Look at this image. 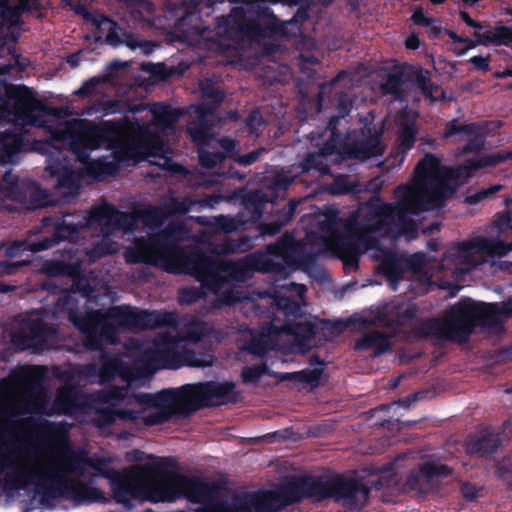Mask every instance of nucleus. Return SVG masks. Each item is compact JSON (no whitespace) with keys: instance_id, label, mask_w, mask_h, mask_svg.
I'll list each match as a JSON object with an SVG mask.
<instances>
[{"instance_id":"7c9ffc66","label":"nucleus","mask_w":512,"mask_h":512,"mask_svg":"<svg viewBox=\"0 0 512 512\" xmlns=\"http://www.w3.org/2000/svg\"><path fill=\"white\" fill-rule=\"evenodd\" d=\"M304 499L321 502L330 499L331 477L324 475H301Z\"/></svg>"},{"instance_id":"e433bc0d","label":"nucleus","mask_w":512,"mask_h":512,"mask_svg":"<svg viewBox=\"0 0 512 512\" xmlns=\"http://www.w3.org/2000/svg\"><path fill=\"white\" fill-rule=\"evenodd\" d=\"M279 506L284 509L304 500L301 476H295L274 489Z\"/></svg>"},{"instance_id":"ea45409f","label":"nucleus","mask_w":512,"mask_h":512,"mask_svg":"<svg viewBox=\"0 0 512 512\" xmlns=\"http://www.w3.org/2000/svg\"><path fill=\"white\" fill-rule=\"evenodd\" d=\"M473 36L477 38L481 45H504L512 44V28L508 26H498L495 29L488 28L484 32H474Z\"/></svg>"},{"instance_id":"8fccbe9b","label":"nucleus","mask_w":512,"mask_h":512,"mask_svg":"<svg viewBox=\"0 0 512 512\" xmlns=\"http://www.w3.org/2000/svg\"><path fill=\"white\" fill-rule=\"evenodd\" d=\"M72 279V284L66 289L71 294H80L86 299H91L94 293V287L90 284L88 279L82 274L78 267V272L73 276H69Z\"/></svg>"},{"instance_id":"6e6d98bb","label":"nucleus","mask_w":512,"mask_h":512,"mask_svg":"<svg viewBox=\"0 0 512 512\" xmlns=\"http://www.w3.org/2000/svg\"><path fill=\"white\" fill-rule=\"evenodd\" d=\"M468 136L467 143L463 146V153L478 152L485 146V127L476 122V128L473 134H466Z\"/></svg>"},{"instance_id":"2f4dec72","label":"nucleus","mask_w":512,"mask_h":512,"mask_svg":"<svg viewBox=\"0 0 512 512\" xmlns=\"http://www.w3.org/2000/svg\"><path fill=\"white\" fill-rule=\"evenodd\" d=\"M309 364L311 366L319 365L320 367L314 369L305 368L300 371L288 373H277L276 377L280 381H297L309 384L312 388H317L320 384V379L324 371L323 366L325 365V362L320 358L319 355L313 354L309 357Z\"/></svg>"},{"instance_id":"37998d69","label":"nucleus","mask_w":512,"mask_h":512,"mask_svg":"<svg viewBox=\"0 0 512 512\" xmlns=\"http://www.w3.org/2000/svg\"><path fill=\"white\" fill-rule=\"evenodd\" d=\"M41 271L49 278L69 277L78 272V266L63 260L48 259L43 262Z\"/></svg>"},{"instance_id":"b1692460","label":"nucleus","mask_w":512,"mask_h":512,"mask_svg":"<svg viewBox=\"0 0 512 512\" xmlns=\"http://www.w3.org/2000/svg\"><path fill=\"white\" fill-rule=\"evenodd\" d=\"M332 247L338 258L342 260L346 272L356 271L359 268V258L363 254L356 234L346 230V233H335L332 238Z\"/></svg>"},{"instance_id":"7ed1b4c3","label":"nucleus","mask_w":512,"mask_h":512,"mask_svg":"<svg viewBox=\"0 0 512 512\" xmlns=\"http://www.w3.org/2000/svg\"><path fill=\"white\" fill-rule=\"evenodd\" d=\"M144 474L153 481L152 496L155 501L172 502L185 498L202 507L212 499L219 487L215 482L182 474L177 461L172 457H158L146 464Z\"/></svg>"},{"instance_id":"4d7b16f0","label":"nucleus","mask_w":512,"mask_h":512,"mask_svg":"<svg viewBox=\"0 0 512 512\" xmlns=\"http://www.w3.org/2000/svg\"><path fill=\"white\" fill-rule=\"evenodd\" d=\"M300 166L303 172L315 170L324 174L329 170L328 165L325 163V158H322L318 152L308 153Z\"/></svg>"},{"instance_id":"423d86ee","label":"nucleus","mask_w":512,"mask_h":512,"mask_svg":"<svg viewBox=\"0 0 512 512\" xmlns=\"http://www.w3.org/2000/svg\"><path fill=\"white\" fill-rule=\"evenodd\" d=\"M395 194L398 197L396 203L368 204L367 210L372 218L377 219L380 224L395 225L399 233L411 238L417 235L418 226L408 215L441 208L434 207L432 203L406 192L395 190Z\"/></svg>"},{"instance_id":"603ef678","label":"nucleus","mask_w":512,"mask_h":512,"mask_svg":"<svg viewBox=\"0 0 512 512\" xmlns=\"http://www.w3.org/2000/svg\"><path fill=\"white\" fill-rule=\"evenodd\" d=\"M138 220L148 227L158 226L162 223L163 213L160 208L153 205H145L136 209Z\"/></svg>"},{"instance_id":"338daca9","label":"nucleus","mask_w":512,"mask_h":512,"mask_svg":"<svg viewBox=\"0 0 512 512\" xmlns=\"http://www.w3.org/2000/svg\"><path fill=\"white\" fill-rule=\"evenodd\" d=\"M46 376V368L39 365L25 366L20 371L21 380L30 384H40Z\"/></svg>"},{"instance_id":"20e7f679","label":"nucleus","mask_w":512,"mask_h":512,"mask_svg":"<svg viewBox=\"0 0 512 512\" xmlns=\"http://www.w3.org/2000/svg\"><path fill=\"white\" fill-rule=\"evenodd\" d=\"M118 209L111 204H103L90 212L66 213L54 225L51 236H46L29 246L32 252L47 250L62 241L76 242L80 233L93 225L114 229Z\"/></svg>"},{"instance_id":"1a4fd4ad","label":"nucleus","mask_w":512,"mask_h":512,"mask_svg":"<svg viewBox=\"0 0 512 512\" xmlns=\"http://www.w3.org/2000/svg\"><path fill=\"white\" fill-rule=\"evenodd\" d=\"M178 339L165 332L159 334L152 347L146 351V356L155 366L164 369H177L184 363L192 367H204L207 363L199 360L193 351L179 352Z\"/></svg>"},{"instance_id":"f257e3e1","label":"nucleus","mask_w":512,"mask_h":512,"mask_svg":"<svg viewBox=\"0 0 512 512\" xmlns=\"http://www.w3.org/2000/svg\"><path fill=\"white\" fill-rule=\"evenodd\" d=\"M510 159L512 151L501 150L467 159L456 167H448L442 166L440 159L434 154L426 153L414 169L412 184L399 185L396 191L422 198L434 207H443L455 194L459 185L472 178L477 171L495 167Z\"/></svg>"},{"instance_id":"c85d7f7f","label":"nucleus","mask_w":512,"mask_h":512,"mask_svg":"<svg viewBox=\"0 0 512 512\" xmlns=\"http://www.w3.org/2000/svg\"><path fill=\"white\" fill-rule=\"evenodd\" d=\"M300 249L293 232L286 231L274 243L267 245L266 254L269 258H280L287 265L296 264Z\"/></svg>"},{"instance_id":"a19ab883","label":"nucleus","mask_w":512,"mask_h":512,"mask_svg":"<svg viewBox=\"0 0 512 512\" xmlns=\"http://www.w3.org/2000/svg\"><path fill=\"white\" fill-rule=\"evenodd\" d=\"M199 512H251L245 495L234 497L231 502L215 500L206 503Z\"/></svg>"},{"instance_id":"a878e982","label":"nucleus","mask_w":512,"mask_h":512,"mask_svg":"<svg viewBox=\"0 0 512 512\" xmlns=\"http://www.w3.org/2000/svg\"><path fill=\"white\" fill-rule=\"evenodd\" d=\"M155 408L171 409L175 414L182 417L191 415L189 388L186 385L179 389H163L154 393Z\"/></svg>"},{"instance_id":"bf43d9fd","label":"nucleus","mask_w":512,"mask_h":512,"mask_svg":"<svg viewBox=\"0 0 512 512\" xmlns=\"http://www.w3.org/2000/svg\"><path fill=\"white\" fill-rule=\"evenodd\" d=\"M142 411H140V414ZM176 415L175 411L171 409H161L156 412H151L147 415L141 416L140 418L142 423L147 427L158 426L167 423L171 420V418Z\"/></svg>"},{"instance_id":"e2e57ef3","label":"nucleus","mask_w":512,"mask_h":512,"mask_svg":"<svg viewBox=\"0 0 512 512\" xmlns=\"http://www.w3.org/2000/svg\"><path fill=\"white\" fill-rule=\"evenodd\" d=\"M210 122L205 118H199L188 127V132L194 142H205L209 138Z\"/></svg>"},{"instance_id":"5701e85b","label":"nucleus","mask_w":512,"mask_h":512,"mask_svg":"<svg viewBox=\"0 0 512 512\" xmlns=\"http://www.w3.org/2000/svg\"><path fill=\"white\" fill-rule=\"evenodd\" d=\"M268 334L293 336L298 349L306 352L310 349L311 341L316 335V327L307 320H287L280 326L274 323L268 324Z\"/></svg>"},{"instance_id":"0eeeda50","label":"nucleus","mask_w":512,"mask_h":512,"mask_svg":"<svg viewBox=\"0 0 512 512\" xmlns=\"http://www.w3.org/2000/svg\"><path fill=\"white\" fill-rule=\"evenodd\" d=\"M148 314L136 312L130 305H114L106 311L101 309L91 310L84 315L81 313L72 322L84 336L86 346L91 349L100 347L99 326L105 320H116L118 324L126 327L137 326L143 323Z\"/></svg>"},{"instance_id":"9d476101","label":"nucleus","mask_w":512,"mask_h":512,"mask_svg":"<svg viewBox=\"0 0 512 512\" xmlns=\"http://www.w3.org/2000/svg\"><path fill=\"white\" fill-rule=\"evenodd\" d=\"M247 13L244 7H232L227 15L216 20L215 36L213 40L216 50L228 52L245 41Z\"/></svg>"},{"instance_id":"39448f33","label":"nucleus","mask_w":512,"mask_h":512,"mask_svg":"<svg viewBox=\"0 0 512 512\" xmlns=\"http://www.w3.org/2000/svg\"><path fill=\"white\" fill-rule=\"evenodd\" d=\"M108 129L91 123L87 119H74L57 127L51 133V139L45 143L48 150L53 146L68 145L70 151L82 163L89 160V153L96 150L106 140Z\"/></svg>"},{"instance_id":"774afa93","label":"nucleus","mask_w":512,"mask_h":512,"mask_svg":"<svg viewBox=\"0 0 512 512\" xmlns=\"http://www.w3.org/2000/svg\"><path fill=\"white\" fill-rule=\"evenodd\" d=\"M268 366L266 363H261L254 366H245L241 372V378L244 383L255 384L260 381L262 376L267 374Z\"/></svg>"},{"instance_id":"49530a36","label":"nucleus","mask_w":512,"mask_h":512,"mask_svg":"<svg viewBox=\"0 0 512 512\" xmlns=\"http://www.w3.org/2000/svg\"><path fill=\"white\" fill-rule=\"evenodd\" d=\"M268 201L267 194L259 189L252 190L243 197V205L246 209H251L254 220L261 218L265 204Z\"/></svg>"},{"instance_id":"2eb2a0df","label":"nucleus","mask_w":512,"mask_h":512,"mask_svg":"<svg viewBox=\"0 0 512 512\" xmlns=\"http://www.w3.org/2000/svg\"><path fill=\"white\" fill-rule=\"evenodd\" d=\"M135 249H128L125 254V260L129 264H148L158 265L161 262L165 271L176 273L178 269V259L171 254L162 253V244L155 238H137Z\"/></svg>"},{"instance_id":"69168bd1","label":"nucleus","mask_w":512,"mask_h":512,"mask_svg":"<svg viewBox=\"0 0 512 512\" xmlns=\"http://www.w3.org/2000/svg\"><path fill=\"white\" fill-rule=\"evenodd\" d=\"M399 148L403 154L411 150L416 142V130L413 125L406 124L398 132Z\"/></svg>"},{"instance_id":"f03ea898","label":"nucleus","mask_w":512,"mask_h":512,"mask_svg":"<svg viewBox=\"0 0 512 512\" xmlns=\"http://www.w3.org/2000/svg\"><path fill=\"white\" fill-rule=\"evenodd\" d=\"M498 316H512V297L499 303L477 302L470 298L460 299L446 311L443 319L432 318L424 321L417 334L465 344L476 327H492L498 323Z\"/></svg>"},{"instance_id":"4468645a","label":"nucleus","mask_w":512,"mask_h":512,"mask_svg":"<svg viewBox=\"0 0 512 512\" xmlns=\"http://www.w3.org/2000/svg\"><path fill=\"white\" fill-rule=\"evenodd\" d=\"M283 266L269 258L264 252L256 251L237 260H223L222 275L237 282H244L253 277L254 272H279Z\"/></svg>"},{"instance_id":"58836bf2","label":"nucleus","mask_w":512,"mask_h":512,"mask_svg":"<svg viewBox=\"0 0 512 512\" xmlns=\"http://www.w3.org/2000/svg\"><path fill=\"white\" fill-rule=\"evenodd\" d=\"M472 247L489 257H503L512 251V241L505 242L499 238L480 237L473 241Z\"/></svg>"},{"instance_id":"6e6552de","label":"nucleus","mask_w":512,"mask_h":512,"mask_svg":"<svg viewBox=\"0 0 512 512\" xmlns=\"http://www.w3.org/2000/svg\"><path fill=\"white\" fill-rule=\"evenodd\" d=\"M0 96L2 111L12 116L11 120L17 125H33L37 120L36 112L44 109L35 91L25 85L7 84L3 80Z\"/></svg>"},{"instance_id":"a211bd4d","label":"nucleus","mask_w":512,"mask_h":512,"mask_svg":"<svg viewBox=\"0 0 512 512\" xmlns=\"http://www.w3.org/2000/svg\"><path fill=\"white\" fill-rule=\"evenodd\" d=\"M45 171L57 178V187L67 189L70 193H78L80 183L78 176L72 169L65 149L53 146V151L48 150Z\"/></svg>"},{"instance_id":"6ab92c4d","label":"nucleus","mask_w":512,"mask_h":512,"mask_svg":"<svg viewBox=\"0 0 512 512\" xmlns=\"http://www.w3.org/2000/svg\"><path fill=\"white\" fill-rule=\"evenodd\" d=\"M452 469L442 463L427 461L419 465L416 472L410 473L404 483L406 492L426 495L431 490V483L435 479H444L452 475Z\"/></svg>"},{"instance_id":"680f3d73","label":"nucleus","mask_w":512,"mask_h":512,"mask_svg":"<svg viewBox=\"0 0 512 512\" xmlns=\"http://www.w3.org/2000/svg\"><path fill=\"white\" fill-rule=\"evenodd\" d=\"M38 432L42 440L49 442H58L64 437L61 428L50 421L44 420L38 425Z\"/></svg>"},{"instance_id":"4c0bfd02","label":"nucleus","mask_w":512,"mask_h":512,"mask_svg":"<svg viewBox=\"0 0 512 512\" xmlns=\"http://www.w3.org/2000/svg\"><path fill=\"white\" fill-rule=\"evenodd\" d=\"M251 512H278L281 509L274 490L246 494Z\"/></svg>"},{"instance_id":"a18cd8bd","label":"nucleus","mask_w":512,"mask_h":512,"mask_svg":"<svg viewBox=\"0 0 512 512\" xmlns=\"http://www.w3.org/2000/svg\"><path fill=\"white\" fill-rule=\"evenodd\" d=\"M55 310L57 313L65 314L67 319L72 323L80 314L79 301L73 294L65 290L57 299Z\"/></svg>"},{"instance_id":"f704fd0d","label":"nucleus","mask_w":512,"mask_h":512,"mask_svg":"<svg viewBox=\"0 0 512 512\" xmlns=\"http://www.w3.org/2000/svg\"><path fill=\"white\" fill-rule=\"evenodd\" d=\"M23 148V137L14 131L0 133V164H14Z\"/></svg>"},{"instance_id":"c03bdc74","label":"nucleus","mask_w":512,"mask_h":512,"mask_svg":"<svg viewBox=\"0 0 512 512\" xmlns=\"http://www.w3.org/2000/svg\"><path fill=\"white\" fill-rule=\"evenodd\" d=\"M278 336V334H268V326L263 328L261 333L252 334L251 339L245 344L244 349L258 357H264L271 349L272 346L269 337Z\"/></svg>"},{"instance_id":"864d4df0","label":"nucleus","mask_w":512,"mask_h":512,"mask_svg":"<svg viewBox=\"0 0 512 512\" xmlns=\"http://www.w3.org/2000/svg\"><path fill=\"white\" fill-rule=\"evenodd\" d=\"M88 174L94 177L102 175L113 176L118 171V164L114 161L91 160L87 161Z\"/></svg>"},{"instance_id":"dca6fc26","label":"nucleus","mask_w":512,"mask_h":512,"mask_svg":"<svg viewBox=\"0 0 512 512\" xmlns=\"http://www.w3.org/2000/svg\"><path fill=\"white\" fill-rule=\"evenodd\" d=\"M331 496L335 502H342L349 508H362L369 499L370 488L355 478L341 475L331 476Z\"/></svg>"},{"instance_id":"4be33fe9","label":"nucleus","mask_w":512,"mask_h":512,"mask_svg":"<svg viewBox=\"0 0 512 512\" xmlns=\"http://www.w3.org/2000/svg\"><path fill=\"white\" fill-rule=\"evenodd\" d=\"M77 377V367L66 369L58 375V378L64 382V384L57 389L53 404L58 414L71 415L77 410V399L80 394L78 387L74 384V380Z\"/></svg>"},{"instance_id":"79ce46f5","label":"nucleus","mask_w":512,"mask_h":512,"mask_svg":"<svg viewBox=\"0 0 512 512\" xmlns=\"http://www.w3.org/2000/svg\"><path fill=\"white\" fill-rule=\"evenodd\" d=\"M327 190L332 195L357 194L362 191V186L358 181L352 180L350 175L338 174L328 185Z\"/></svg>"},{"instance_id":"ddd939ff","label":"nucleus","mask_w":512,"mask_h":512,"mask_svg":"<svg viewBox=\"0 0 512 512\" xmlns=\"http://www.w3.org/2000/svg\"><path fill=\"white\" fill-rule=\"evenodd\" d=\"M136 312H144L148 317L144 319L143 323L137 326L126 327L118 324L116 320H105L99 326L100 346L103 340L113 342L120 331H142L146 329L157 328H176L179 323L178 314L174 311H158V310H143L134 307Z\"/></svg>"},{"instance_id":"f3484780","label":"nucleus","mask_w":512,"mask_h":512,"mask_svg":"<svg viewBox=\"0 0 512 512\" xmlns=\"http://www.w3.org/2000/svg\"><path fill=\"white\" fill-rule=\"evenodd\" d=\"M383 131L376 129L372 123H365L359 130L353 131V138L348 145L350 157L358 160H367L380 156L384 152L381 143Z\"/></svg>"},{"instance_id":"09e8293b","label":"nucleus","mask_w":512,"mask_h":512,"mask_svg":"<svg viewBox=\"0 0 512 512\" xmlns=\"http://www.w3.org/2000/svg\"><path fill=\"white\" fill-rule=\"evenodd\" d=\"M276 305L284 314V322L287 320H299L303 318V311L299 302L291 297L276 298Z\"/></svg>"},{"instance_id":"052dcab7","label":"nucleus","mask_w":512,"mask_h":512,"mask_svg":"<svg viewBox=\"0 0 512 512\" xmlns=\"http://www.w3.org/2000/svg\"><path fill=\"white\" fill-rule=\"evenodd\" d=\"M143 70L160 80H168L177 74H181L175 67L167 66L164 63H148L143 65Z\"/></svg>"},{"instance_id":"de8ad7c7","label":"nucleus","mask_w":512,"mask_h":512,"mask_svg":"<svg viewBox=\"0 0 512 512\" xmlns=\"http://www.w3.org/2000/svg\"><path fill=\"white\" fill-rule=\"evenodd\" d=\"M256 236H240L236 239L228 238L222 244V251L226 254L243 253L253 248Z\"/></svg>"},{"instance_id":"f8f14e48","label":"nucleus","mask_w":512,"mask_h":512,"mask_svg":"<svg viewBox=\"0 0 512 512\" xmlns=\"http://www.w3.org/2000/svg\"><path fill=\"white\" fill-rule=\"evenodd\" d=\"M190 396L191 414L202 409L216 406L227 402H235L233 394L235 383L232 381L215 382L205 381L196 384H187Z\"/></svg>"},{"instance_id":"5fc2aeb1","label":"nucleus","mask_w":512,"mask_h":512,"mask_svg":"<svg viewBox=\"0 0 512 512\" xmlns=\"http://www.w3.org/2000/svg\"><path fill=\"white\" fill-rule=\"evenodd\" d=\"M94 23L99 28L107 26L108 32L106 35V40L109 44L118 45V44L122 43V40L120 39L119 33H118L119 30H121V29L118 26L117 22L111 20L106 15H97L94 18Z\"/></svg>"},{"instance_id":"473e14b6","label":"nucleus","mask_w":512,"mask_h":512,"mask_svg":"<svg viewBox=\"0 0 512 512\" xmlns=\"http://www.w3.org/2000/svg\"><path fill=\"white\" fill-rule=\"evenodd\" d=\"M286 35L285 24L275 21L262 22L260 19H252L246 23L245 40L259 42L274 35Z\"/></svg>"},{"instance_id":"aec40b11","label":"nucleus","mask_w":512,"mask_h":512,"mask_svg":"<svg viewBox=\"0 0 512 512\" xmlns=\"http://www.w3.org/2000/svg\"><path fill=\"white\" fill-rule=\"evenodd\" d=\"M145 466L138 470L113 472L114 477L110 480V486L116 502L124 504L129 502L131 498H136L140 492L142 479L149 480L151 486H153L151 478L143 472ZM150 490L152 491V487H150Z\"/></svg>"},{"instance_id":"cd10ccee","label":"nucleus","mask_w":512,"mask_h":512,"mask_svg":"<svg viewBox=\"0 0 512 512\" xmlns=\"http://www.w3.org/2000/svg\"><path fill=\"white\" fill-rule=\"evenodd\" d=\"M368 215L373 223H363L362 221H358L356 218H353L345 224V229L347 231L352 234H356L363 253L371 249L379 248L380 241L376 236L372 235V233L380 231L381 227L384 226V224H380L377 219H373L369 213Z\"/></svg>"},{"instance_id":"72a5a7b5","label":"nucleus","mask_w":512,"mask_h":512,"mask_svg":"<svg viewBox=\"0 0 512 512\" xmlns=\"http://www.w3.org/2000/svg\"><path fill=\"white\" fill-rule=\"evenodd\" d=\"M390 337L381 331L373 330L365 333L355 342L354 350H373V356L378 357L391 350Z\"/></svg>"},{"instance_id":"c756f323","label":"nucleus","mask_w":512,"mask_h":512,"mask_svg":"<svg viewBox=\"0 0 512 512\" xmlns=\"http://www.w3.org/2000/svg\"><path fill=\"white\" fill-rule=\"evenodd\" d=\"M500 444L498 434L486 431L481 435L470 436L465 441V451L472 457L488 458L498 450Z\"/></svg>"},{"instance_id":"393cba45","label":"nucleus","mask_w":512,"mask_h":512,"mask_svg":"<svg viewBox=\"0 0 512 512\" xmlns=\"http://www.w3.org/2000/svg\"><path fill=\"white\" fill-rule=\"evenodd\" d=\"M10 195L24 209L30 211L44 208L51 204L47 190L41 188L36 182L12 185L10 187Z\"/></svg>"},{"instance_id":"13d9d810","label":"nucleus","mask_w":512,"mask_h":512,"mask_svg":"<svg viewBox=\"0 0 512 512\" xmlns=\"http://www.w3.org/2000/svg\"><path fill=\"white\" fill-rule=\"evenodd\" d=\"M207 292L201 284L199 287H184L178 292V301L181 305H191L204 298Z\"/></svg>"},{"instance_id":"412c9836","label":"nucleus","mask_w":512,"mask_h":512,"mask_svg":"<svg viewBox=\"0 0 512 512\" xmlns=\"http://www.w3.org/2000/svg\"><path fill=\"white\" fill-rule=\"evenodd\" d=\"M58 329L40 318L28 320L19 333V338L36 351H43L53 346L58 337Z\"/></svg>"},{"instance_id":"c9c22d12","label":"nucleus","mask_w":512,"mask_h":512,"mask_svg":"<svg viewBox=\"0 0 512 512\" xmlns=\"http://www.w3.org/2000/svg\"><path fill=\"white\" fill-rule=\"evenodd\" d=\"M139 418L140 410L128 408L112 409L103 407L96 410L93 423L97 428H108L116 422V419L137 421Z\"/></svg>"},{"instance_id":"bb28decb","label":"nucleus","mask_w":512,"mask_h":512,"mask_svg":"<svg viewBox=\"0 0 512 512\" xmlns=\"http://www.w3.org/2000/svg\"><path fill=\"white\" fill-rule=\"evenodd\" d=\"M377 260L379 261V269L387 278L390 288L396 291L406 272L405 257L389 249H381Z\"/></svg>"},{"instance_id":"9b49d317","label":"nucleus","mask_w":512,"mask_h":512,"mask_svg":"<svg viewBox=\"0 0 512 512\" xmlns=\"http://www.w3.org/2000/svg\"><path fill=\"white\" fill-rule=\"evenodd\" d=\"M183 264L186 271L200 282L202 288L211 293H216L226 282L222 275L223 260L195 252L186 256Z\"/></svg>"},{"instance_id":"3c124183","label":"nucleus","mask_w":512,"mask_h":512,"mask_svg":"<svg viewBox=\"0 0 512 512\" xmlns=\"http://www.w3.org/2000/svg\"><path fill=\"white\" fill-rule=\"evenodd\" d=\"M297 6L298 8L293 17L290 20L283 22V24H285V31H287L288 26L295 29L292 33L294 36L301 33V26L309 19L311 3L308 0H301Z\"/></svg>"},{"instance_id":"0e129e2a","label":"nucleus","mask_w":512,"mask_h":512,"mask_svg":"<svg viewBox=\"0 0 512 512\" xmlns=\"http://www.w3.org/2000/svg\"><path fill=\"white\" fill-rule=\"evenodd\" d=\"M243 222L230 215H220L214 218L212 226L216 231L222 233H232L237 231Z\"/></svg>"}]
</instances>
